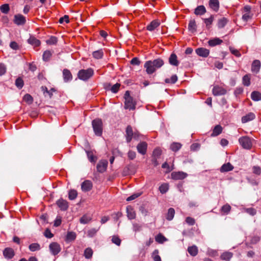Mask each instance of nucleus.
Here are the masks:
<instances>
[{"label": "nucleus", "mask_w": 261, "mask_h": 261, "mask_svg": "<svg viewBox=\"0 0 261 261\" xmlns=\"http://www.w3.org/2000/svg\"><path fill=\"white\" fill-rule=\"evenodd\" d=\"M159 189L162 194H165L169 190V185L167 183H163L159 187Z\"/></svg>", "instance_id": "nucleus-40"}, {"label": "nucleus", "mask_w": 261, "mask_h": 261, "mask_svg": "<svg viewBox=\"0 0 261 261\" xmlns=\"http://www.w3.org/2000/svg\"><path fill=\"white\" fill-rule=\"evenodd\" d=\"M108 162L106 160H100L97 164V171L99 173H103L107 169Z\"/></svg>", "instance_id": "nucleus-8"}, {"label": "nucleus", "mask_w": 261, "mask_h": 261, "mask_svg": "<svg viewBox=\"0 0 261 261\" xmlns=\"http://www.w3.org/2000/svg\"><path fill=\"white\" fill-rule=\"evenodd\" d=\"M98 229L91 228L87 231V236L89 238L93 237L98 231Z\"/></svg>", "instance_id": "nucleus-55"}, {"label": "nucleus", "mask_w": 261, "mask_h": 261, "mask_svg": "<svg viewBox=\"0 0 261 261\" xmlns=\"http://www.w3.org/2000/svg\"><path fill=\"white\" fill-rule=\"evenodd\" d=\"M233 166L230 163H227L224 164L220 169L221 172H226L232 170Z\"/></svg>", "instance_id": "nucleus-20"}, {"label": "nucleus", "mask_w": 261, "mask_h": 261, "mask_svg": "<svg viewBox=\"0 0 261 261\" xmlns=\"http://www.w3.org/2000/svg\"><path fill=\"white\" fill-rule=\"evenodd\" d=\"M186 222L190 225H193L195 223V219L190 217L186 218Z\"/></svg>", "instance_id": "nucleus-62"}, {"label": "nucleus", "mask_w": 261, "mask_h": 261, "mask_svg": "<svg viewBox=\"0 0 261 261\" xmlns=\"http://www.w3.org/2000/svg\"><path fill=\"white\" fill-rule=\"evenodd\" d=\"M92 125L95 134L98 136H101L103 130L102 120L99 118L95 119L92 121Z\"/></svg>", "instance_id": "nucleus-4"}, {"label": "nucleus", "mask_w": 261, "mask_h": 261, "mask_svg": "<svg viewBox=\"0 0 261 261\" xmlns=\"http://www.w3.org/2000/svg\"><path fill=\"white\" fill-rule=\"evenodd\" d=\"M230 50L231 53L232 54H233V55H234L235 56H236L237 57H241V54L240 52L239 51V50H238V49H234L233 48H230Z\"/></svg>", "instance_id": "nucleus-60"}, {"label": "nucleus", "mask_w": 261, "mask_h": 261, "mask_svg": "<svg viewBox=\"0 0 261 261\" xmlns=\"http://www.w3.org/2000/svg\"><path fill=\"white\" fill-rule=\"evenodd\" d=\"M255 117V116L253 113H249L246 115L242 117V122L243 123H246L249 121L253 120Z\"/></svg>", "instance_id": "nucleus-25"}, {"label": "nucleus", "mask_w": 261, "mask_h": 261, "mask_svg": "<svg viewBox=\"0 0 261 261\" xmlns=\"http://www.w3.org/2000/svg\"><path fill=\"white\" fill-rule=\"evenodd\" d=\"M139 136V133L137 132H134L131 126L128 125L126 129V139L127 142H130L132 138H136Z\"/></svg>", "instance_id": "nucleus-6"}, {"label": "nucleus", "mask_w": 261, "mask_h": 261, "mask_svg": "<svg viewBox=\"0 0 261 261\" xmlns=\"http://www.w3.org/2000/svg\"><path fill=\"white\" fill-rule=\"evenodd\" d=\"M251 98L253 101L261 100V93L257 91H254L251 94Z\"/></svg>", "instance_id": "nucleus-31"}, {"label": "nucleus", "mask_w": 261, "mask_h": 261, "mask_svg": "<svg viewBox=\"0 0 261 261\" xmlns=\"http://www.w3.org/2000/svg\"><path fill=\"white\" fill-rule=\"evenodd\" d=\"M162 167L164 169H166V172H170L172 169H173V167H170L169 164L165 162L164 163L162 166Z\"/></svg>", "instance_id": "nucleus-61"}, {"label": "nucleus", "mask_w": 261, "mask_h": 261, "mask_svg": "<svg viewBox=\"0 0 261 261\" xmlns=\"http://www.w3.org/2000/svg\"><path fill=\"white\" fill-rule=\"evenodd\" d=\"M181 144L179 143L174 142L170 145V149L174 152L179 150L181 147Z\"/></svg>", "instance_id": "nucleus-38"}, {"label": "nucleus", "mask_w": 261, "mask_h": 261, "mask_svg": "<svg viewBox=\"0 0 261 261\" xmlns=\"http://www.w3.org/2000/svg\"><path fill=\"white\" fill-rule=\"evenodd\" d=\"M52 56L51 51L47 50H45L43 54L42 58L44 61H48L50 60Z\"/></svg>", "instance_id": "nucleus-42"}, {"label": "nucleus", "mask_w": 261, "mask_h": 261, "mask_svg": "<svg viewBox=\"0 0 261 261\" xmlns=\"http://www.w3.org/2000/svg\"><path fill=\"white\" fill-rule=\"evenodd\" d=\"M196 53L200 57L206 58L210 54V50L208 49L203 47H199L195 50Z\"/></svg>", "instance_id": "nucleus-16"}, {"label": "nucleus", "mask_w": 261, "mask_h": 261, "mask_svg": "<svg viewBox=\"0 0 261 261\" xmlns=\"http://www.w3.org/2000/svg\"><path fill=\"white\" fill-rule=\"evenodd\" d=\"M196 23L194 19H192L189 21L188 29L192 32H195L196 31Z\"/></svg>", "instance_id": "nucleus-35"}, {"label": "nucleus", "mask_w": 261, "mask_h": 261, "mask_svg": "<svg viewBox=\"0 0 261 261\" xmlns=\"http://www.w3.org/2000/svg\"><path fill=\"white\" fill-rule=\"evenodd\" d=\"M244 211L251 216H254L256 214V210L253 207L244 208Z\"/></svg>", "instance_id": "nucleus-54"}, {"label": "nucleus", "mask_w": 261, "mask_h": 261, "mask_svg": "<svg viewBox=\"0 0 261 261\" xmlns=\"http://www.w3.org/2000/svg\"><path fill=\"white\" fill-rule=\"evenodd\" d=\"M28 42L35 47L39 46L41 44L40 41L33 36L30 37L28 40Z\"/></svg>", "instance_id": "nucleus-28"}, {"label": "nucleus", "mask_w": 261, "mask_h": 261, "mask_svg": "<svg viewBox=\"0 0 261 261\" xmlns=\"http://www.w3.org/2000/svg\"><path fill=\"white\" fill-rule=\"evenodd\" d=\"M175 214V211L174 209L173 208H170L168 210V213L167 214L166 219L169 220L171 221L173 219Z\"/></svg>", "instance_id": "nucleus-43"}, {"label": "nucleus", "mask_w": 261, "mask_h": 261, "mask_svg": "<svg viewBox=\"0 0 261 261\" xmlns=\"http://www.w3.org/2000/svg\"><path fill=\"white\" fill-rule=\"evenodd\" d=\"M251 8L250 6H245L243 10L242 19L245 21H247L252 18V14L251 13Z\"/></svg>", "instance_id": "nucleus-7"}, {"label": "nucleus", "mask_w": 261, "mask_h": 261, "mask_svg": "<svg viewBox=\"0 0 261 261\" xmlns=\"http://www.w3.org/2000/svg\"><path fill=\"white\" fill-rule=\"evenodd\" d=\"M223 130V127L219 124L216 125L213 130V132L211 134L212 137H216L218 135H219L220 134L222 133Z\"/></svg>", "instance_id": "nucleus-21"}, {"label": "nucleus", "mask_w": 261, "mask_h": 261, "mask_svg": "<svg viewBox=\"0 0 261 261\" xmlns=\"http://www.w3.org/2000/svg\"><path fill=\"white\" fill-rule=\"evenodd\" d=\"M169 63L174 66H178V61L177 60V56L174 54L172 53L169 58Z\"/></svg>", "instance_id": "nucleus-27"}, {"label": "nucleus", "mask_w": 261, "mask_h": 261, "mask_svg": "<svg viewBox=\"0 0 261 261\" xmlns=\"http://www.w3.org/2000/svg\"><path fill=\"white\" fill-rule=\"evenodd\" d=\"M243 84L245 86H249L250 85V76L246 74L243 77Z\"/></svg>", "instance_id": "nucleus-51"}, {"label": "nucleus", "mask_w": 261, "mask_h": 261, "mask_svg": "<svg viewBox=\"0 0 261 261\" xmlns=\"http://www.w3.org/2000/svg\"><path fill=\"white\" fill-rule=\"evenodd\" d=\"M140 61L137 57L133 58L130 61L131 64L133 65H139L140 64Z\"/></svg>", "instance_id": "nucleus-63"}, {"label": "nucleus", "mask_w": 261, "mask_h": 261, "mask_svg": "<svg viewBox=\"0 0 261 261\" xmlns=\"http://www.w3.org/2000/svg\"><path fill=\"white\" fill-rule=\"evenodd\" d=\"M94 73V70L91 68L81 69L77 73V77L82 81H87L93 76Z\"/></svg>", "instance_id": "nucleus-3"}, {"label": "nucleus", "mask_w": 261, "mask_h": 261, "mask_svg": "<svg viewBox=\"0 0 261 261\" xmlns=\"http://www.w3.org/2000/svg\"><path fill=\"white\" fill-rule=\"evenodd\" d=\"M160 25V21L158 19H155L152 21L148 25H147L146 29L149 31H153L156 28L159 27Z\"/></svg>", "instance_id": "nucleus-18"}, {"label": "nucleus", "mask_w": 261, "mask_h": 261, "mask_svg": "<svg viewBox=\"0 0 261 261\" xmlns=\"http://www.w3.org/2000/svg\"><path fill=\"white\" fill-rule=\"evenodd\" d=\"M239 141L244 148L249 149L251 148L252 142L249 137L247 136L242 137L239 139Z\"/></svg>", "instance_id": "nucleus-5"}, {"label": "nucleus", "mask_w": 261, "mask_h": 261, "mask_svg": "<svg viewBox=\"0 0 261 261\" xmlns=\"http://www.w3.org/2000/svg\"><path fill=\"white\" fill-rule=\"evenodd\" d=\"M13 22L17 25H22L25 23L26 19L24 16L18 14L14 15Z\"/></svg>", "instance_id": "nucleus-9"}, {"label": "nucleus", "mask_w": 261, "mask_h": 261, "mask_svg": "<svg viewBox=\"0 0 261 261\" xmlns=\"http://www.w3.org/2000/svg\"><path fill=\"white\" fill-rule=\"evenodd\" d=\"M127 216L130 220L134 219L136 218V213L133 208L130 206L126 207Z\"/></svg>", "instance_id": "nucleus-23"}, {"label": "nucleus", "mask_w": 261, "mask_h": 261, "mask_svg": "<svg viewBox=\"0 0 261 261\" xmlns=\"http://www.w3.org/2000/svg\"><path fill=\"white\" fill-rule=\"evenodd\" d=\"M171 176L172 179H184L187 177V174L182 171L173 172Z\"/></svg>", "instance_id": "nucleus-14"}, {"label": "nucleus", "mask_w": 261, "mask_h": 261, "mask_svg": "<svg viewBox=\"0 0 261 261\" xmlns=\"http://www.w3.org/2000/svg\"><path fill=\"white\" fill-rule=\"evenodd\" d=\"M76 233L74 232H68L66 235V240L68 241H74L76 238Z\"/></svg>", "instance_id": "nucleus-45"}, {"label": "nucleus", "mask_w": 261, "mask_h": 261, "mask_svg": "<svg viewBox=\"0 0 261 261\" xmlns=\"http://www.w3.org/2000/svg\"><path fill=\"white\" fill-rule=\"evenodd\" d=\"M260 67V62L258 60H254L251 66V70L253 72H257L259 71Z\"/></svg>", "instance_id": "nucleus-26"}, {"label": "nucleus", "mask_w": 261, "mask_h": 261, "mask_svg": "<svg viewBox=\"0 0 261 261\" xmlns=\"http://www.w3.org/2000/svg\"><path fill=\"white\" fill-rule=\"evenodd\" d=\"M0 10L2 13L7 14L10 10V7L9 5L7 4L2 5L0 7Z\"/></svg>", "instance_id": "nucleus-53"}, {"label": "nucleus", "mask_w": 261, "mask_h": 261, "mask_svg": "<svg viewBox=\"0 0 261 261\" xmlns=\"http://www.w3.org/2000/svg\"><path fill=\"white\" fill-rule=\"evenodd\" d=\"M63 75L64 80L66 82L71 81L72 79V75L71 72L69 70L67 69H64L63 70Z\"/></svg>", "instance_id": "nucleus-22"}, {"label": "nucleus", "mask_w": 261, "mask_h": 261, "mask_svg": "<svg viewBox=\"0 0 261 261\" xmlns=\"http://www.w3.org/2000/svg\"><path fill=\"white\" fill-rule=\"evenodd\" d=\"M58 42V38L55 36H50L49 38L46 40V43L49 45H56Z\"/></svg>", "instance_id": "nucleus-39"}, {"label": "nucleus", "mask_w": 261, "mask_h": 261, "mask_svg": "<svg viewBox=\"0 0 261 261\" xmlns=\"http://www.w3.org/2000/svg\"><path fill=\"white\" fill-rule=\"evenodd\" d=\"M155 241L159 243H163L167 241V239L161 233L158 234L155 238Z\"/></svg>", "instance_id": "nucleus-50"}, {"label": "nucleus", "mask_w": 261, "mask_h": 261, "mask_svg": "<svg viewBox=\"0 0 261 261\" xmlns=\"http://www.w3.org/2000/svg\"><path fill=\"white\" fill-rule=\"evenodd\" d=\"M92 55L94 58L96 59H100L103 57V52L102 49H99L98 50L93 51Z\"/></svg>", "instance_id": "nucleus-36"}, {"label": "nucleus", "mask_w": 261, "mask_h": 261, "mask_svg": "<svg viewBox=\"0 0 261 261\" xmlns=\"http://www.w3.org/2000/svg\"><path fill=\"white\" fill-rule=\"evenodd\" d=\"M124 109L129 110H134L136 109V102L134 100L133 98L130 95L129 91H126L124 95Z\"/></svg>", "instance_id": "nucleus-2"}, {"label": "nucleus", "mask_w": 261, "mask_h": 261, "mask_svg": "<svg viewBox=\"0 0 261 261\" xmlns=\"http://www.w3.org/2000/svg\"><path fill=\"white\" fill-rule=\"evenodd\" d=\"M147 148V144L145 142H141L139 143L137 146L138 151L143 155L146 154Z\"/></svg>", "instance_id": "nucleus-17"}, {"label": "nucleus", "mask_w": 261, "mask_h": 261, "mask_svg": "<svg viewBox=\"0 0 261 261\" xmlns=\"http://www.w3.org/2000/svg\"><path fill=\"white\" fill-rule=\"evenodd\" d=\"M252 170L253 172L256 174L259 175L261 173V168L258 166H254Z\"/></svg>", "instance_id": "nucleus-64"}, {"label": "nucleus", "mask_w": 261, "mask_h": 261, "mask_svg": "<svg viewBox=\"0 0 261 261\" xmlns=\"http://www.w3.org/2000/svg\"><path fill=\"white\" fill-rule=\"evenodd\" d=\"M92 220V217L88 214L84 215L80 219L81 224H86L88 223Z\"/></svg>", "instance_id": "nucleus-29"}, {"label": "nucleus", "mask_w": 261, "mask_h": 261, "mask_svg": "<svg viewBox=\"0 0 261 261\" xmlns=\"http://www.w3.org/2000/svg\"><path fill=\"white\" fill-rule=\"evenodd\" d=\"M3 255L7 259H12L15 255V252L13 248L7 247L3 250Z\"/></svg>", "instance_id": "nucleus-11"}, {"label": "nucleus", "mask_w": 261, "mask_h": 261, "mask_svg": "<svg viewBox=\"0 0 261 261\" xmlns=\"http://www.w3.org/2000/svg\"><path fill=\"white\" fill-rule=\"evenodd\" d=\"M162 149L159 147H157L153 151L152 158H159L162 154Z\"/></svg>", "instance_id": "nucleus-46"}, {"label": "nucleus", "mask_w": 261, "mask_h": 261, "mask_svg": "<svg viewBox=\"0 0 261 261\" xmlns=\"http://www.w3.org/2000/svg\"><path fill=\"white\" fill-rule=\"evenodd\" d=\"M120 87V84L119 83H116L112 87L111 89V91L114 93H117L119 91Z\"/></svg>", "instance_id": "nucleus-58"}, {"label": "nucleus", "mask_w": 261, "mask_h": 261, "mask_svg": "<svg viewBox=\"0 0 261 261\" xmlns=\"http://www.w3.org/2000/svg\"><path fill=\"white\" fill-rule=\"evenodd\" d=\"M209 6L213 10L217 12L219 9V2L218 0H210Z\"/></svg>", "instance_id": "nucleus-19"}, {"label": "nucleus", "mask_w": 261, "mask_h": 261, "mask_svg": "<svg viewBox=\"0 0 261 261\" xmlns=\"http://www.w3.org/2000/svg\"><path fill=\"white\" fill-rule=\"evenodd\" d=\"M15 85L19 89H21L23 87L24 85V82L21 77H19L16 80Z\"/></svg>", "instance_id": "nucleus-52"}, {"label": "nucleus", "mask_w": 261, "mask_h": 261, "mask_svg": "<svg viewBox=\"0 0 261 261\" xmlns=\"http://www.w3.org/2000/svg\"><path fill=\"white\" fill-rule=\"evenodd\" d=\"M223 42V40L219 39V38H215L212 39H210L208 41V44L209 46L211 47H213L216 46L217 45H220Z\"/></svg>", "instance_id": "nucleus-24"}, {"label": "nucleus", "mask_w": 261, "mask_h": 261, "mask_svg": "<svg viewBox=\"0 0 261 261\" xmlns=\"http://www.w3.org/2000/svg\"><path fill=\"white\" fill-rule=\"evenodd\" d=\"M141 193H135L126 198V201H130L135 199L141 195Z\"/></svg>", "instance_id": "nucleus-59"}, {"label": "nucleus", "mask_w": 261, "mask_h": 261, "mask_svg": "<svg viewBox=\"0 0 261 261\" xmlns=\"http://www.w3.org/2000/svg\"><path fill=\"white\" fill-rule=\"evenodd\" d=\"M93 255V251L91 248H87L84 251V256L85 258H91Z\"/></svg>", "instance_id": "nucleus-49"}, {"label": "nucleus", "mask_w": 261, "mask_h": 261, "mask_svg": "<svg viewBox=\"0 0 261 261\" xmlns=\"http://www.w3.org/2000/svg\"><path fill=\"white\" fill-rule=\"evenodd\" d=\"M57 205L62 211H66L69 207L68 202L62 198L58 200L56 202Z\"/></svg>", "instance_id": "nucleus-12"}, {"label": "nucleus", "mask_w": 261, "mask_h": 261, "mask_svg": "<svg viewBox=\"0 0 261 261\" xmlns=\"http://www.w3.org/2000/svg\"><path fill=\"white\" fill-rule=\"evenodd\" d=\"M214 20V17L213 15H211V16L208 18L203 19L204 22L205 24L207 29L210 30L211 28Z\"/></svg>", "instance_id": "nucleus-30"}, {"label": "nucleus", "mask_w": 261, "mask_h": 261, "mask_svg": "<svg viewBox=\"0 0 261 261\" xmlns=\"http://www.w3.org/2000/svg\"><path fill=\"white\" fill-rule=\"evenodd\" d=\"M77 196V192L75 190H70L68 192V198L70 200H74Z\"/></svg>", "instance_id": "nucleus-41"}, {"label": "nucleus", "mask_w": 261, "mask_h": 261, "mask_svg": "<svg viewBox=\"0 0 261 261\" xmlns=\"http://www.w3.org/2000/svg\"><path fill=\"white\" fill-rule=\"evenodd\" d=\"M226 92L227 90L219 86H214L213 89V94L215 96L224 95Z\"/></svg>", "instance_id": "nucleus-13"}, {"label": "nucleus", "mask_w": 261, "mask_h": 261, "mask_svg": "<svg viewBox=\"0 0 261 261\" xmlns=\"http://www.w3.org/2000/svg\"><path fill=\"white\" fill-rule=\"evenodd\" d=\"M29 248L31 251H35L40 249V246L38 243H32L29 246Z\"/></svg>", "instance_id": "nucleus-47"}, {"label": "nucleus", "mask_w": 261, "mask_h": 261, "mask_svg": "<svg viewBox=\"0 0 261 261\" xmlns=\"http://www.w3.org/2000/svg\"><path fill=\"white\" fill-rule=\"evenodd\" d=\"M23 100L29 105L32 104L33 102V98L29 94H25L23 97Z\"/></svg>", "instance_id": "nucleus-48"}, {"label": "nucleus", "mask_w": 261, "mask_h": 261, "mask_svg": "<svg viewBox=\"0 0 261 261\" xmlns=\"http://www.w3.org/2000/svg\"><path fill=\"white\" fill-rule=\"evenodd\" d=\"M228 20L225 17H222L218 19L217 23L218 27L220 29L224 28Z\"/></svg>", "instance_id": "nucleus-37"}, {"label": "nucleus", "mask_w": 261, "mask_h": 261, "mask_svg": "<svg viewBox=\"0 0 261 261\" xmlns=\"http://www.w3.org/2000/svg\"><path fill=\"white\" fill-rule=\"evenodd\" d=\"M177 81V76L176 75H173L170 78H167L165 80V82L167 84H174Z\"/></svg>", "instance_id": "nucleus-44"}, {"label": "nucleus", "mask_w": 261, "mask_h": 261, "mask_svg": "<svg viewBox=\"0 0 261 261\" xmlns=\"http://www.w3.org/2000/svg\"><path fill=\"white\" fill-rule=\"evenodd\" d=\"M230 210H231V206L228 204L224 205L221 207V211L222 212H223L225 214H228L229 213V212H230Z\"/></svg>", "instance_id": "nucleus-56"}, {"label": "nucleus", "mask_w": 261, "mask_h": 261, "mask_svg": "<svg viewBox=\"0 0 261 261\" xmlns=\"http://www.w3.org/2000/svg\"><path fill=\"white\" fill-rule=\"evenodd\" d=\"M206 12V9L205 7L201 5L198 6L195 9V14L197 15H203Z\"/></svg>", "instance_id": "nucleus-34"}, {"label": "nucleus", "mask_w": 261, "mask_h": 261, "mask_svg": "<svg viewBox=\"0 0 261 261\" xmlns=\"http://www.w3.org/2000/svg\"><path fill=\"white\" fill-rule=\"evenodd\" d=\"M232 256V253L230 252H225L221 255L220 258L222 260L229 261Z\"/></svg>", "instance_id": "nucleus-32"}, {"label": "nucleus", "mask_w": 261, "mask_h": 261, "mask_svg": "<svg viewBox=\"0 0 261 261\" xmlns=\"http://www.w3.org/2000/svg\"><path fill=\"white\" fill-rule=\"evenodd\" d=\"M188 251L191 255L195 256L198 253V248L196 245H193L188 247Z\"/></svg>", "instance_id": "nucleus-33"}, {"label": "nucleus", "mask_w": 261, "mask_h": 261, "mask_svg": "<svg viewBox=\"0 0 261 261\" xmlns=\"http://www.w3.org/2000/svg\"><path fill=\"white\" fill-rule=\"evenodd\" d=\"M112 242L116 245L120 246L121 244V240L118 236H114L112 237Z\"/></svg>", "instance_id": "nucleus-57"}, {"label": "nucleus", "mask_w": 261, "mask_h": 261, "mask_svg": "<svg viewBox=\"0 0 261 261\" xmlns=\"http://www.w3.org/2000/svg\"><path fill=\"white\" fill-rule=\"evenodd\" d=\"M49 248L54 255L58 254L61 251V247L60 245L56 242H53L50 244Z\"/></svg>", "instance_id": "nucleus-10"}, {"label": "nucleus", "mask_w": 261, "mask_h": 261, "mask_svg": "<svg viewBox=\"0 0 261 261\" xmlns=\"http://www.w3.org/2000/svg\"><path fill=\"white\" fill-rule=\"evenodd\" d=\"M93 185L91 180H84L81 184L82 190L84 192L90 191Z\"/></svg>", "instance_id": "nucleus-15"}, {"label": "nucleus", "mask_w": 261, "mask_h": 261, "mask_svg": "<svg viewBox=\"0 0 261 261\" xmlns=\"http://www.w3.org/2000/svg\"><path fill=\"white\" fill-rule=\"evenodd\" d=\"M164 64V61L160 58L154 60H149L146 61L144 65L146 69V72L148 74L153 73L157 69L161 68Z\"/></svg>", "instance_id": "nucleus-1"}]
</instances>
